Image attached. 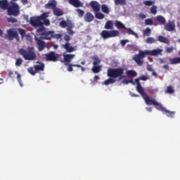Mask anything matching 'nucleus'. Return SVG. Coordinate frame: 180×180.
Instances as JSON below:
<instances>
[{"label": "nucleus", "instance_id": "obj_1", "mask_svg": "<svg viewBox=\"0 0 180 180\" xmlns=\"http://www.w3.org/2000/svg\"><path fill=\"white\" fill-rule=\"evenodd\" d=\"M163 50L161 49H156L152 51L145 50L141 51L139 50V53L138 54H135L133 57L134 61L136 63L137 65L141 67L143 64H144V60L143 58H146V56H152L153 57H157V56H160L162 53Z\"/></svg>", "mask_w": 180, "mask_h": 180}, {"label": "nucleus", "instance_id": "obj_2", "mask_svg": "<svg viewBox=\"0 0 180 180\" xmlns=\"http://www.w3.org/2000/svg\"><path fill=\"white\" fill-rule=\"evenodd\" d=\"M124 69L123 68H108L107 70V76L109 79L104 82V85H110V84H115L116 82V78L119 79H123L124 78Z\"/></svg>", "mask_w": 180, "mask_h": 180}, {"label": "nucleus", "instance_id": "obj_3", "mask_svg": "<svg viewBox=\"0 0 180 180\" xmlns=\"http://www.w3.org/2000/svg\"><path fill=\"white\" fill-rule=\"evenodd\" d=\"M18 53L23 57L24 60L28 61H34L37 57L34 51V47L33 46H29L27 50L21 48L18 50Z\"/></svg>", "mask_w": 180, "mask_h": 180}, {"label": "nucleus", "instance_id": "obj_4", "mask_svg": "<svg viewBox=\"0 0 180 180\" xmlns=\"http://www.w3.org/2000/svg\"><path fill=\"white\" fill-rule=\"evenodd\" d=\"M148 105H153V106H156V109L158 110H161V112H165L167 117H174V115H175L174 111H169L168 110H166L161 103H158L155 99L152 98L149 103L147 104Z\"/></svg>", "mask_w": 180, "mask_h": 180}, {"label": "nucleus", "instance_id": "obj_5", "mask_svg": "<svg viewBox=\"0 0 180 180\" xmlns=\"http://www.w3.org/2000/svg\"><path fill=\"white\" fill-rule=\"evenodd\" d=\"M7 15L8 16H19L20 15V7L19 4L13 1L10 2L7 7Z\"/></svg>", "mask_w": 180, "mask_h": 180}, {"label": "nucleus", "instance_id": "obj_6", "mask_svg": "<svg viewBox=\"0 0 180 180\" xmlns=\"http://www.w3.org/2000/svg\"><path fill=\"white\" fill-rule=\"evenodd\" d=\"M140 77L135 79V82L136 83V91L140 94L144 99L146 104L150 103V101L152 100L148 95H147V93H146V91H144V89L141 86V83H140Z\"/></svg>", "mask_w": 180, "mask_h": 180}, {"label": "nucleus", "instance_id": "obj_7", "mask_svg": "<svg viewBox=\"0 0 180 180\" xmlns=\"http://www.w3.org/2000/svg\"><path fill=\"white\" fill-rule=\"evenodd\" d=\"M64 40L67 42L60 46L61 49H64L66 53H74V51H75V47L71 46V44L68 42L71 40V37L68 34H65L64 36Z\"/></svg>", "mask_w": 180, "mask_h": 180}, {"label": "nucleus", "instance_id": "obj_8", "mask_svg": "<svg viewBox=\"0 0 180 180\" xmlns=\"http://www.w3.org/2000/svg\"><path fill=\"white\" fill-rule=\"evenodd\" d=\"M7 34L4 35V38L6 40H9L10 41H12L14 39H16L17 41H19V34H18V32L14 31L13 29L10 28L7 30Z\"/></svg>", "mask_w": 180, "mask_h": 180}, {"label": "nucleus", "instance_id": "obj_9", "mask_svg": "<svg viewBox=\"0 0 180 180\" xmlns=\"http://www.w3.org/2000/svg\"><path fill=\"white\" fill-rule=\"evenodd\" d=\"M120 32L118 30H103L101 33V37L106 40V39H110V37H116L119 36Z\"/></svg>", "mask_w": 180, "mask_h": 180}, {"label": "nucleus", "instance_id": "obj_10", "mask_svg": "<svg viewBox=\"0 0 180 180\" xmlns=\"http://www.w3.org/2000/svg\"><path fill=\"white\" fill-rule=\"evenodd\" d=\"M45 57L46 61H53V63H56V61L60 60V57H61V55L57 54L53 51H51L49 53H46Z\"/></svg>", "mask_w": 180, "mask_h": 180}, {"label": "nucleus", "instance_id": "obj_11", "mask_svg": "<svg viewBox=\"0 0 180 180\" xmlns=\"http://www.w3.org/2000/svg\"><path fill=\"white\" fill-rule=\"evenodd\" d=\"M30 23L31 26H33V27H40L43 26V22H41L39 17H31L30 20Z\"/></svg>", "mask_w": 180, "mask_h": 180}, {"label": "nucleus", "instance_id": "obj_12", "mask_svg": "<svg viewBox=\"0 0 180 180\" xmlns=\"http://www.w3.org/2000/svg\"><path fill=\"white\" fill-rule=\"evenodd\" d=\"M63 59H60L61 63H65L66 64H70L74 58H75V54H70V53H63Z\"/></svg>", "mask_w": 180, "mask_h": 180}, {"label": "nucleus", "instance_id": "obj_13", "mask_svg": "<svg viewBox=\"0 0 180 180\" xmlns=\"http://www.w3.org/2000/svg\"><path fill=\"white\" fill-rule=\"evenodd\" d=\"M41 35L43 40H51L54 37V31H44Z\"/></svg>", "mask_w": 180, "mask_h": 180}, {"label": "nucleus", "instance_id": "obj_14", "mask_svg": "<svg viewBox=\"0 0 180 180\" xmlns=\"http://www.w3.org/2000/svg\"><path fill=\"white\" fill-rule=\"evenodd\" d=\"M164 27L167 32H174L175 30V21L169 20L165 24Z\"/></svg>", "mask_w": 180, "mask_h": 180}, {"label": "nucleus", "instance_id": "obj_15", "mask_svg": "<svg viewBox=\"0 0 180 180\" xmlns=\"http://www.w3.org/2000/svg\"><path fill=\"white\" fill-rule=\"evenodd\" d=\"M35 41H37V44L38 46V50L39 51H43V49H46V42L41 40V37L39 38L35 37Z\"/></svg>", "mask_w": 180, "mask_h": 180}, {"label": "nucleus", "instance_id": "obj_16", "mask_svg": "<svg viewBox=\"0 0 180 180\" xmlns=\"http://www.w3.org/2000/svg\"><path fill=\"white\" fill-rule=\"evenodd\" d=\"M68 2L70 5L75 8H82V6H84V4L79 0H68Z\"/></svg>", "mask_w": 180, "mask_h": 180}, {"label": "nucleus", "instance_id": "obj_17", "mask_svg": "<svg viewBox=\"0 0 180 180\" xmlns=\"http://www.w3.org/2000/svg\"><path fill=\"white\" fill-rule=\"evenodd\" d=\"M90 6L94 12H99L101 11V6L97 1H92L90 2Z\"/></svg>", "mask_w": 180, "mask_h": 180}, {"label": "nucleus", "instance_id": "obj_18", "mask_svg": "<svg viewBox=\"0 0 180 180\" xmlns=\"http://www.w3.org/2000/svg\"><path fill=\"white\" fill-rule=\"evenodd\" d=\"M94 15L91 13V12H87L84 15V22H91L94 20Z\"/></svg>", "mask_w": 180, "mask_h": 180}, {"label": "nucleus", "instance_id": "obj_19", "mask_svg": "<svg viewBox=\"0 0 180 180\" xmlns=\"http://www.w3.org/2000/svg\"><path fill=\"white\" fill-rule=\"evenodd\" d=\"M156 21L159 23L160 25H165V23H167V20L162 15H158L155 17Z\"/></svg>", "mask_w": 180, "mask_h": 180}, {"label": "nucleus", "instance_id": "obj_20", "mask_svg": "<svg viewBox=\"0 0 180 180\" xmlns=\"http://www.w3.org/2000/svg\"><path fill=\"white\" fill-rule=\"evenodd\" d=\"M37 64L34 66V68L37 72H39V71H44V63H40V62H37Z\"/></svg>", "mask_w": 180, "mask_h": 180}, {"label": "nucleus", "instance_id": "obj_21", "mask_svg": "<svg viewBox=\"0 0 180 180\" xmlns=\"http://www.w3.org/2000/svg\"><path fill=\"white\" fill-rule=\"evenodd\" d=\"M8 6L9 2H8V0H0L1 9H4V11H7Z\"/></svg>", "mask_w": 180, "mask_h": 180}, {"label": "nucleus", "instance_id": "obj_22", "mask_svg": "<svg viewBox=\"0 0 180 180\" xmlns=\"http://www.w3.org/2000/svg\"><path fill=\"white\" fill-rule=\"evenodd\" d=\"M158 40L160 43H164L165 44H169V39L167 38L166 37H164L162 35H159L158 37Z\"/></svg>", "mask_w": 180, "mask_h": 180}, {"label": "nucleus", "instance_id": "obj_23", "mask_svg": "<svg viewBox=\"0 0 180 180\" xmlns=\"http://www.w3.org/2000/svg\"><path fill=\"white\" fill-rule=\"evenodd\" d=\"M56 6H57V4L56 3V1H53V2H49L45 5L46 9H55Z\"/></svg>", "mask_w": 180, "mask_h": 180}, {"label": "nucleus", "instance_id": "obj_24", "mask_svg": "<svg viewBox=\"0 0 180 180\" xmlns=\"http://www.w3.org/2000/svg\"><path fill=\"white\" fill-rule=\"evenodd\" d=\"M114 4L116 6L120 5V6H125L127 5V1L126 0H114Z\"/></svg>", "mask_w": 180, "mask_h": 180}, {"label": "nucleus", "instance_id": "obj_25", "mask_svg": "<svg viewBox=\"0 0 180 180\" xmlns=\"http://www.w3.org/2000/svg\"><path fill=\"white\" fill-rule=\"evenodd\" d=\"M145 25L146 26H151L153 25V26H158V23H155L153 21L152 18H148L145 20Z\"/></svg>", "mask_w": 180, "mask_h": 180}, {"label": "nucleus", "instance_id": "obj_26", "mask_svg": "<svg viewBox=\"0 0 180 180\" xmlns=\"http://www.w3.org/2000/svg\"><path fill=\"white\" fill-rule=\"evenodd\" d=\"M65 65L68 66L67 70L69 71V72L74 71V69L72 68V67H81V65L71 64V63H65Z\"/></svg>", "mask_w": 180, "mask_h": 180}, {"label": "nucleus", "instance_id": "obj_27", "mask_svg": "<svg viewBox=\"0 0 180 180\" xmlns=\"http://www.w3.org/2000/svg\"><path fill=\"white\" fill-rule=\"evenodd\" d=\"M105 29H107L108 30H112V29H113V21L112 20H108L106 22H105Z\"/></svg>", "mask_w": 180, "mask_h": 180}, {"label": "nucleus", "instance_id": "obj_28", "mask_svg": "<svg viewBox=\"0 0 180 180\" xmlns=\"http://www.w3.org/2000/svg\"><path fill=\"white\" fill-rule=\"evenodd\" d=\"M53 12L55 16H63V15H64V13H63L60 8H57L56 7L53 9Z\"/></svg>", "mask_w": 180, "mask_h": 180}, {"label": "nucleus", "instance_id": "obj_29", "mask_svg": "<svg viewBox=\"0 0 180 180\" xmlns=\"http://www.w3.org/2000/svg\"><path fill=\"white\" fill-rule=\"evenodd\" d=\"M101 11L103 13H105V15H109L110 10L109 9V7L106 4H103L101 6Z\"/></svg>", "mask_w": 180, "mask_h": 180}, {"label": "nucleus", "instance_id": "obj_30", "mask_svg": "<svg viewBox=\"0 0 180 180\" xmlns=\"http://www.w3.org/2000/svg\"><path fill=\"white\" fill-rule=\"evenodd\" d=\"M101 70H102V65H96V66H93L91 71L94 74H98V72H101Z\"/></svg>", "mask_w": 180, "mask_h": 180}, {"label": "nucleus", "instance_id": "obj_31", "mask_svg": "<svg viewBox=\"0 0 180 180\" xmlns=\"http://www.w3.org/2000/svg\"><path fill=\"white\" fill-rule=\"evenodd\" d=\"M115 26L117 27V29H127L126 26H124V25L122 22L117 20L115 21Z\"/></svg>", "mask_w": 180, "mask_h": 180}, {"label": "nucleus", "instance_id": "obj_32", "mask_svg": "<svg viewBox=\"0 0 180 180\" xmlns=\"http://www.w3.org/2000/svg\"><path fill=\"white\" fill-rule=\"evenodd\" d=\"M94 15L96 19H100V20L105 19V15L99 11H96L94 13Z\"/></svg>", "mask_w": 180, "mask_h": 180}, {"label": "nucleus", "instance_id": "obj_33", "mask_svg": "<svg viewBox=\"0 0 180 180\" xmlns=\"http://www.w3.org/2000/svg\"><path fill=\"white\" fill-rule=\"evenodd\" d=\"M69 24H72V22H67L65 20H62L60 23H59V26H60V27H63V29H65V27H68V25Z\"/></svg>", "mask_w": 180, "mask_h": 180}, {"label": "nucleus", "instance_id": "obj_34", "mask_svg": "<svg viewBox=\"0 0 180 180\" xmlns=\"http://www.w3.org/2000/svg\"><path fill=\"white\" fill-rule=\"evenodd\" d=\"M170 64H180V57L173 58L170 59Z\"/></svg>", "mask_w": 180, "mask_h": 180}, {"label": "nucleus", "instance_id": "obj_35", "mask_svg": "<svg viewBox=\"0 0 180 180\" xmlns=\"http://www.w3.org/2000/svg\"><path fill=\"white\" fill-rule=\"evenodd\" d=\"M92 60H94V62H93L94 66L99 65V64H101V59H99L98 56L93 57Z\"/></svg>", "mask_w": 180, "mask_h": 180}, {"label": "nucleus", "instance_id": "obj_36", "mask_svg": "<svg viewBox=\"0 0 180 180\" xmlns=\"http://www.w3.org/2000/svg\"><path fill=\"white\" fill-rule=\"evenodd\" d=\"M146 43L147 44H153V43H156L157 40L151 37L146 38Z\"/></svg>", "mask_w": 180, "mask_h": 180}, {"label": "nucleus", "instance_id": "obj_37", "mask_svg": "<svg viewBox=\"0 0 180 180\" xmlns=\"http://www.w3.org/2000/svg\"><path fill=\"white\" fill-rule=\"evenodd\" d=\"M72 29H74V24H69L67 28L68 33H69V34H74V31L72 30Z\"/></svg>", "mask_w": 180, "mask_h": 180}, {"label": "nucleus", "instance_id": "obj_38", "mask_svg": "<svg viewBox=\"0 0 180 180\" xmlns=\"http://www.w3.org/2000/svg\"><path fill=\"white\" fill-rule=\"evenodd\" d=\"M127 75H128V77H137V72H136L134 70H127Z\"/></svg>", "mask_w": 180, "mask_h": 180}, {"label": "nucleus", "instance_id": "obj_39", "mask_svg": "<svg viewBox=\"0 0 180 180\" xmlns=\"http://www.w3.org/2000/svg\"><path fill=\"white\" fill-rule=\"evenodd\" d=\"M124 30L127 31V34H131L132 36H136V37H139V35H137V33L134 32V31H133L131 28L126 27Z\"/></svg>", "mask_w": 180, "mask_h": 180}, {"label": "nucleus", "instance_id": "obj_40", "mask_svg": "<svg viewBox=\"0 0 180 180\" xmlns=\"http://www.w3.org/2000/svg\"><path fill=\"white\" fill-rule=\"evenodd\" d=\"M53 39H56V40H60V41H63V34H56V32L53 31Z\"/></svg>", "mask_w": 180, "mask_h": 180}, {"label": "nucleus", "instance_id": "obj_41", "mask_svg": "<svg viewBox=\"0 0 180 180\" xmlns=\"http://www.w3.org/2000/svg\"><path fill=\"white\" fill-rule=\"evenodd\" d=\"M47 18H49V13H44L40 16H38L39 20H45Z\"/></svg>", "mask_w": 180, "mask_h": 180}, {"label": "nucleus", "instance_id": "obj_42", "mask_svg": "<svg viewBox=\"0 0 180 180\" xmlns=\"http://www.w3.org/2000/svg\"><path fill=\"white\" fill-rule=\"evenodd\" d=\"M174 92H175V90H174L172 86H168L165 90V94H174Z\"/></svg>", "mask_w": 180, "mask_h": 180}, {"label": "nucleus", "instance_id": "obj_43", "mask_svg": "<svg viewBox=\"0 0 180 180\" xmlns=\"http://www.w3.org/2000/svg\"><path fill=\"white\" fill-rule=\"evenodd\" d=\"M27 72L30 74H31V75H36V74L37 73V72L36 71V70L33 67L28 68H27Z\"/></svg>", "mask_w": 180, "mask_h": 180}, {"label": "nucleus", "instance_id": "obj_44", "mask_svg": "<svg viewBox=\"0 0 180 180\" xmlns=\"http://www.w3.org/2000/svg\"><path fill=\"white\" fill-rule=\"evenodd\" d=\"M150 34H151V29H150V27H146L143 30V36H146L147 37H148V36H150Z\"/></svg>", "mask_w": 180, "mask_h": 180}, {"label": "nucleus", "instance_id": "obj_45", "mask_svg": "<svg viewBox=\"0 0 180 180\" xmlns=\"http://www.w3.org/2000/svg\"><path fill=\"white\" fill-rule=\"evenodd\" d=\"M23 64V59L21 58H17L15 60L16 67H20Z\"/></svg>", "mask_w": 180, "mask_h": 180}, {"label": "nucleus", "instance_id": "obj_46", "mask_svg": "<svg viewBox=\"0 0 180 180\" xmlns=\"http://www.w3.org/2000/svg\"><path fill=\"white\" fill-rule=\"evenodd\" d=\"M76 12H77L79 18H82V16H84V14L85 13V11H84V10H82L81 8L76 9Z\"/></svg>", "mask_w": 180, "mask_h": 180}, {"label": "nucleus", "instance_id": "obj_47", "mask_svg": "<svg viewBox=\"0 0 180 180\" xmlns=\"http://www.w3.org/2000/svg\"><path fill=\"white\" fill-rule=\"evenodd\" d=\"M15 74H17V79L18 83L20 84V86H23V84H22V79L20 74L18 73V72H15Z\"/></svg>", "mask_w": 180, "mask_h": 180}, {"label": "nucleus", "instance_id": "obj_48", "mask_svg": "<svg viewBox=\"0 0 180 180\" xmlns=\"http://www.w3.org/2000/svg\"><path fill=\"white\" fill-rule=\"evenodd\" d=\"M150 13L153 15H157V6H153L150 8Z\"/></svg>", "mask_w": 180, "mask_h": 180}, {"label": "nucleus", "instance_id": "obj_49", "mask_svg": "<svg viewBox=\"0 0 180 180\" xmlns=\"http://www.w3.org/2000/svg\"><path fill=\"white\" fill-rule=\"evenodd\" d=\"M18 32L22 37H25V36H26V31H25L24 29L18 28Z\"/></svg>", "mask_w": 180, "mask_h": 180}, {"label": "nucleus", "instance_id": "obj_50", "mask_svg": "<svg viewBox=\"0 0 180 180\" xmlns=\"http://www.w3.org/2000/svg\"><path fill=\"white\" fill-rule=\"evenodd\" d=\"M8 22L9 23H16L18 22V20L16 18L11 17V18H8Z\"/></svg>", "mask_w": 180, "mask_h": 180}, {"label": "nucleus", "instance_id": "obj_51", "mask_svg": "<svg viewBox=\"0 0 180 180\" xmlns=\"http://www.w3.org/2000/svg\"><path fill=\"white\" fill-rule=\"evenodd\" d=\"M172 51H174V46L166 48V53H172Z\"/></svg>", "mask_w": 180, "mask_h": 180}, {"label": "nucleus", "instance_id": "obj_52", "mask_svg": "<svg viewBox=\"0 0 180 180\" xmlns=\"http://www.w3.org/2000/svg\"><path fill=\"white\" fill-rule=\"evenodd\" d=\"M150 77H147V76H144V75H142L139 77V79L141 81H147V79H149Z\"/></svg>", "mask_w": 180, "mask_h": 180}, {"label": "nucleus", "instance_id": "obj_53", "mask_svg": "<svg viewBox=\"0 0 180 180\" xmlns=\"http://www.w3.org/2000/svg\"><path fill=\"white\" fill-rule=\"evenodd\" d=\"M153 4H154V2L151 1H144V4L146 6H151V5H153Z\"/></svg>", "mask_w": 180, "mask_h": 180}, {"label": "nucleus", "instance_id": "obj_54", "mask_svg": "<svg viewBox=\"0 0 180 180\" xmlns=\"http://www.w3.org/2000/svg\"><path fill=\"white\" fill-rule=\"evenodd\" d=\"M43 25H45V26H50V20L49 19L44 20Z\"/></svg>", "mask_w": 180, "mask_h": 180}, {"label": "nucleus", "instance_id": "obj_55", "mask_svg": "<svg viewBox=\"0 0 180 180\" xmlns=\"http://www.w3.org/2000/svg\"><path fill=\"white\" fill-rule=\"evenodd\" d=\"M44 29H45L44 27L41 26V27H39V28H38L37 30V33H40L41 32H44Z\"/></svg>", "mask_w": 180, "mask_h": 180}, {"label": "nucleus", "instance_id": "obj_56", "mask_svg": "<svg viewBox=\"0 0 180 180\" xmlns=\"http://www.w3.org/2000/svg\"><path fill=\"white\" fill-rule=\"evenodd\" d=\"M126 43H129V40L127 39L121 40V46H126Z\"/></svg>", "mask_w": 180, "mask_h": 180}, {"label": "nucleus", "instance_id": "obj_57", "mask_svg": "<svg viewBox=\"0 0 180 180\" xmlns=\"http://www.w3.org/2000/svg\"><path fill=\"white\" fill-rule=\"evenodd\" d=\"M159 60L161 64H165V63H167L166 58H160V59H159Z\"/></svg>", "mask_w": 180, "mask_h": 180}, {"label": "nucleus", "instance_id": "obj_58", "mask_svg": "<svg viewBox=\"0 0 180 180\" xmlns=\"http://www.w3.org/2000/svg\"><path fill=\"white\" fill-rule=\"evenodd\" d=\"M139 18H141V19H146L147 18V15H146V14L140 13Z\"/></svg>", "mask_w": 180, "mask_h": 180}, {"label": "nucleus", "instance_id": "obj_59", "mask_svg": "<svg viewBox=\"0 0 180 180\" xmlns=\"http://www.w3.org/2000/svg\"><path fill=\"white\" fill-rule=\"evenodd\" d=\"M147 70H148V71H150V72H153V71H154V70H153V68H152L151 65H148L147 66Z\"/></svg>", "mask_w": 180, "mask_h": 180}, {"label": "nucleus", "instance_id": "obj_60", "mask_svg": "<svg viewBox=\"0 0 180 180\" xmlns=\"http://www.w3.org/2000/svg\"><path fill=\"white\" fill-rule=\"evenodd\" d=\"M21 3L22 4V5H27V4H29V1L28 0H21Z\"/></svg>", "mask_w": 180, "mask_h": 180}, {"label": "nucleus", "instance_id": "obj_61", "mask_svg": "<svg viewBox=\"0 0 180 180\" xmlns=\"http://www.w3.org/2000/svg\"><path fill=\"white\" fill-rule=\"evenodd\" d=\"M163 68L165 70H169V66L168 65H163Z\"/></svg>", "mask_w": 180, "mask_h": 180}, {"label": "nucleus", "instance_id": "obj_62", "mask_svg": "<svg viewBox=\"0 0 180 180\" xmlns=\"http://www.w3.org/2000/svg\"><path fill=\"white\" fill-rule=\"evenodd\" d=\"M146 110L148 112H153V108H152L146 107Z\"/></svg>", "mask_w": 180, "mask_h": 180}, {"label": "nucleus", "instance_id": "obj_63", "mask_svg": "<svg viewBox=\"0 0 180 180\" xmlns=\"http://www.w3.org/2000/svg\"><path fill=\"white\" fill-rule=\"evenodd\" d=\"M94 79L95 82H96V81L98 79H99V76H98V75L94 76Z\"/></svg>", "mask_w": 180, "mask_h": 180}, {"label": "nucleus", "instance_id": "obj_64", "mask_svg": "<svg viewBox=\"0 0 180 180\" xmlns=\"http://www.w3.org/2000/svg\"><path fill=\"white\" fill-rule=\"evenodd\" d=\"M123 84H126L127 85L129 84V80L124 79V80L123 81Z\"/></svg>", "mask_w": 180, "mask_h": 180}]
</instances>
